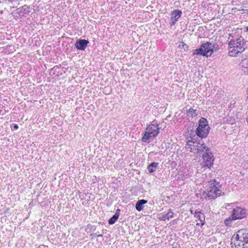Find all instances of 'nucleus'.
I'll return each mask as SVG.
<instances>
[{"instance_id":"1","label":"nucleus","mask_w":248,"mask_h":248,"mask_svg":"<svg viewBox=\"0 0 248 248\" xmlns=\"http://www.w3.org/2000/svg\"><path fill=\"white\" fill-rule=\"evenodd\" d=\"M247 42L243 38L240 37L236 40H231L228 44L229 55L231 57H236L239 54L247 55L248 54L247 49Z\"/></svg>"},{"instance_id":"2","label":"nucleus","mask_w":248,"mask_h":248,"mask_svg":"<svg viewBox=\"0 0 248 248\" xmlns=\"http://www.w3.org/2000/svg\"><path fill=\"white\" fill-rule=\"evenodd\" d=\"M216 46H217L216 44L209 42L203 43L199 48L194 50L193 55H201L206 57L211 56L213 53V49L216 48Z\"/></svg>"},{"instance_id":"3","label":"nucleus","mask_w":248,"mask_h":248,"mask_svg":"<svg viewBox=\"0 0 248 248\" xmlns=\"http://www.w3.org/2000/svg\"><path fill=\"white\" fill-rule=\"evenodd\" d=\"M186 147L190 152L194 154H198L204 151H210L209 149L204 143H197L190 140L187 142Z\"/></svg>"},{"instance_id":"4","label":"nucleus","mask_w":248,"mask_h":248,"mask_svg":"<svg viewBox=\"0 0 248 248\" xmlns=\"http://www.w3.org/2000/svg\"><path fill=\"white\" fill-rule=\"evenodd\" d=\"M207 120L204 118H202L199 122V126L196 130V135L201 138H205L208 135L210 127L207 124Z\"/></svg>"},{"instance_id":"5","label":"nucleus","mask_w":248,"mask_h":248,"mask_svg":"<svg viewBox=\"0 0 248 248\" xmlns=\"http://www.w3.org/2000/svg\"><path fill=\"white\" fill-rule=\"evenodd\" d=\"M246 216V211L243 208L237 206L232 210V217L233 220L241 219Z\"/></svg>"},{"instance_id":"6","label":"nucleus","mask_w":248,"mask_h":248,"mask_svg":"<svg viewBox=\"0 0 248 248\" xmlns=\"http://www.w3.org/2000/svg\"><path fill=\"white\" fill-rule=\"evenodd\" d=\"M203 166L210 168L213 164L214 158L211 152L205 151V153L202 156Z\"/></svg>"},{"instance_id":"7","label":"nucleus","mask_w":248,"mask_h":248,"mask_svg":"<svg viewBox=\"0 0 248 248\" xmlns=\"http://www.w3.org/2000/svg\"><path fill=\"white\" fill-rule=\"evenodd\" d=\"M206 194L207 197L209 199H215L217 197L221 195V191L218 187H209L207 189V192H204Z\"/></svg>"},{"instance_id":"8","label":"nucleus","mask_w":248,"mask_h":248,"mask_svg":"<svg viewBox=\"0 0 248 248\" xmlns=\"http://www.w3.org/2000/svg\"><path fill=\"white\" fill-rule=\"evenodd\" d=\"M159 130L158 125L156 124H151L146 129V131L148 132L150 135L152 136L153 137L157 136L159 133Z\"/></svg>"},{"instance_id":"9","label":"nucleus","mask_w":248,"mask_h":248,"mask_svg":"<svg viewBox=\"0 0 248 248\" xmlns=\"http://www.w3.org/2000/svg\"><path fill=\"white\" fill-rule=\"evenodd\" d=\"M235 239L242 240L248 243V230L247 229H241L237 232Z\"/></svg>"},{"instance_id":"10","label":"nucleus","mask_w":248,"mask_h":248,"mask_svg":"<svg viewBox=\"0 0 248 248\" xmlns=\"http://www.w3.org/2000/svg\"><path fill=\"white\" fill-rule=\"evenodd\" d=\"M89 41L85 39H78L75 44V46L78 49L84 50L89 44Z\"/></svg>"},{"instance_id":"11","label":"nucleus","mask_w":248,"mask_h":248,"mask_svg":"<svg viewBox=\"0 0 248 248\" xmlns=\"http://www.w3.org/2000/svg\"><path fill=\"white\" fill-rule=\"evenodd\" d=\"M181 14V11L179 10H175L172 12L171 15V26L175 24V22L180 17Z\"/></svg>"},{"instance_id":"12","label":"nucleus","mask_w":248,"mask_h":248,"mask_svg":"<svg viewBox=\"0 0 248 248\" xmlns=\"http://www.w3.org/2000/svg\"><path fill=\"white\" fill-rule=\"evenodd\" d=\"M233 248H248V243L242 240L235 239L234 241V246H232Z\"/></svg>"},{"instance_id":"13","label":"nucleus","mask_w":248,"mask_h":248,"mask_svg":"<svg viewBox=\"0 0 248 248\" xmlns=\"http://www.w3.org/2000/svg\"><path fill=\"white\" fill-rule=\"evenodd\" d=\"M147 200L144 199L139 200L135 204L136 209L139 212L142 211L144 208V204L147 203Z\"/></svg>"},{"instance_id":"14","label":"nucleus","mask_w":248,"mask_h":248,"mask_svg":"<svg viewBox=\"0 0 248 248\" xmlns=\"http://www.w3.org/2000/svg\"><path fill=\"white\" fill-rule=\"evenodd\" d=\"M120 212L121 210L120 209H117L116 210L115 214L108 220V223L109 225H113L115 223V222L119 218Z\"/></svg>"},{"instance_id":"15","label":"nucleus","mask_w":248,"mask_h":248,"mask_svg":"<svg viewBox=\"0 0 248 248\" xmlns=\"http://www.w3.org/2000/svg\"><path fill=\"white\" fill-rule=\"evenodd\" d=\"M240 65L242 70L248 74V58H247V57L242 60Z\"/></svg>"},{"instance_id":"16","label":"nucleus","mask_w":248,"mask_h":248,"mask_svg":"<svg viewBox=\"0 0 248 248\" xmlns=\"http://www.w3.org/2000/svg\"><path fill=\"white\" fill-rule=\"evenodd\" d=\"M159 163L157 162H152L148 166V170L149 173L154 172L158 168Z\"/></svg>"},{"instance_id":"17","label":"nucleus","mask_w":248,"mask_h":248,"mask_svg":"<svg viewBox=\"0 0 248 248\" xmlns=\"http://www.w3.org/2000/svg\"><path fill=\"white\" fill-rule=\"evenodd\" d=\"M201 213V211L196 210L194 213V217L197 218L200 221V222H201V226H203L205 223V217L204 216H203V219H202L200 215Z\"/></svg>"},{"instance_id":"18","label":"nucleus","mask_w":248,"mask_h":248,"mask_svg":"<svg viewBox=\"0 0 248 248\" xmlns=\"http://www.w3.org/2000/svg\"><path fill=\"white\" fill-rule=\"evenodd\" d=\"M173 216V212L170 211L167 213L164 214L162 216V219L163 220H165L166 219L169 220L170 218H172Z\"/></svg>"},{"instance_id":"19","label":"nucleus","mask_w":248,"mask_h":248,"mask_svg":"<svg viewBox=\"0 0 248 248\" xmlns=\"http://www.w3.org/2000/svg\"><path fill=\"white\" fill-rule=\"evenodd\" d=\"M187 115L188 116H190L192 118L197 116V110L196 109H193V108H189L187 111Z\"/></svg>"},{"instance_id":"20","label":"nucleus","mask_w":248,"mask_h":248,"mask_svg":"<svg viewBox=\"0 0 248 248\" xmlns=\"http://www.w3.org/2000/svg\"><path fill=\"white\" fill-rule=\"evenodd\" d=\"M153 137L151 135H150L148 133V132H147L146 131V130H145V133H144V135L142 138V141H145L146 140H149L151 138Z\"/></svg>"},{"instance_id":"21","label":"nucleus","mask_w":248,"mask_h":248,"mask_svg":"<svg viewBox=\"0 0 248 248\" xmlns=\"http://www.w3.org/2000/svg\"><path fill=\"white\" fill-rule=\"evenodd\" d=\"M233 220L232 219V218H226L225 220V224L227 225V226H229L230 223H231V222Z\"/></svg>"},{"instance_id":"22","label":"nucleus","mask_w":248,"mask_h":248,"mask_svg":"<svg viewBox=\"0 0 248 248\" xmlns=\"http://www.w3.org/2000/svg\"><path fill=\"white\" fill-rule=\"evenodd\" d=\"M140 191L143 194H145V192L147 191V190H144L143 187H140Z\"/></svg>"},{"instance_id":"23","label":"nucleus","mask_w":248,"mask_h":248,"mask_svg":"<svg viewBox=\"0 0 248 248\" xmlns=\"http://www.w3.org/2000/svg\"><path fill=\"white\" fill-rule=\"evenodd\" d=\"M14 128L17 129L18 128V126L17 124H15L14 126Z\"/></svg>"},{"instance_id":"24","label":"nucleus","mask_w":248,"mask_h":248,"mask_svg":"<svg viewBox=\"0 0 248 248\" xmlns=\"http://www.w3.org/2000/svg\"><path fill=\"white\" fill-rule=\"evenodd\" d=\"M102 236H103V234H98V235H97V237H102Z\"/></svg>"},{"instance_id":"25","label":"nucleus","mask_w":248,"mask_h":248,"mask_svg":"<svg viewBox=\"0 0 248 248\" xmlns=\"http://www.w3.org/2000/svg\"><path fill=\"white\" fill-rule=\"evenodd\" d=\"M190 212H191V214H193V211L192 210H191V209H190Z\"/></svg>"},{"instance_id":"26","label":"nucleus","mask_w":248,"mask_h":248,"mask_svg":"<svg viewBox=\"0 0 248 248\" xmlns=\"http://www.w3.org/2000/svg\"><path fill=\"white\" fill-rule=\"evenodd\" d=\"M246 31H248V26L246 28Z\"/></svg>"},{"instance_id":"27","label":"nucleus","mask_w":248,"mask_h":248,"mask_svg":"<svg viewBox=\"0 0 248 248\" xmlns=\"http://www.w3.org/2000/svg\"><path fill=\"white\" fill-rule=\"evenodd\" d=\"M196 225H197V226H199V225H200V223H197L196 224Z\"/></svg>"}]
</instances>
